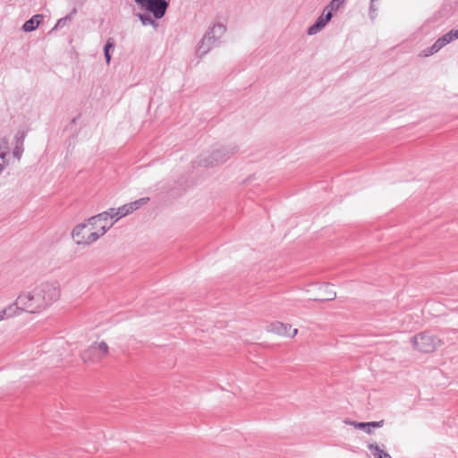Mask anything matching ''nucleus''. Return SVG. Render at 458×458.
I'll return each instance as SVG.
<instances>
[{"mask_svg":"<svg viewBox=\"0 0 458 458\" xmlns=\"http://www.w3.org/2000/svg\"><path fill=\"white\" fill-rule=\"evenodd\" d=\"M9 148L8 142L5 140H0V174L8 165Z\"/></svg>","mask_w":458,"mask_h":458,"instance_id":"obj_10","label":"nucleus"},{"mask_svg":"<svg viewBox=\"0 0 458 458\" xmlns=\"http://www.w3.org/2000/svg\"><path fill=\"white\" fill-rule=\"evenodd\" d=\"M445 46V42L443 41L442 38L440 37L433 45H432V50L433 51H439L442 47Z\"/></svg>","mask_w":458,"mask_h":458,"instance_id":"obj_23","label":"nucleus"},{"mask_svg":"<svg viewBox=\"0 0 458 458\" xmlns=\"http://www.w3.org/2000/svg\"><path fill=\"white\" fill-rule=\"evenodd\" d=\"M413 347L421 352H432L442 343L435 335L423 332L411 337Z\"/></svg>","mask_w":458,"mask_h":458,"instance_id":"obj_5","label":"nucleus"},{"mask_svg":"<svg viewBox=\"0 0 458 458\" xmlns=\"http://www.w3.org/2000/svg\"><path fill=\"white\" fill-rule=\"evenodd\" d=\"M113 225L114 223L109 225H101L99 232H91V229L86 232L87 227L89 225V223L79 224L73 228L72 236L78 245H90L98 240L100 236L104 235Z\"/></svg>","mask_w":458,"mask_h":458,"instance_id":"obj_2","label":"nucleus"},{"mask_svg":"<svg viewBox=\"0 0 458 458\" xmlns=\"http://www.w3.org/2000/svg\"><path fill=\"white\" fill-rule=\"evenodd\" d=\"M226 31V27L222 23H215L208 28L202 37V55L208 53L212 48L218 46L219 39Z\"/></svg>","mask_w":458,"mask_h":458,"instance_id":"obj_4","label":"nucleus"},{"mask_svg":"<svg viewBox=\"0 0 458 458\" xmlns=\"http://www.w3.org/2000/svg\"><path fill=\"white\" fill-rule=\"evenodd\" d=\"M26 132L24 131H18L14 136L15 146H23Z\"/></svg>","mask_w":458,"mask_h":458,"instance_id":"obj_20","label":"nucleus"},{"mask_svg":"<svg viewBox=\"0 0 458 458\" xmlns=\"http://www.w3.org/2000/svg\"><path fill=\"white\" fill-rule=\"evenodd\" d=\"M318 294L313 298L314 301H332L336 297V293L332 290L329 284H324L318 286Z\"/></svg>","mask_w":458,"mask_h":458,"instance_id":"obj_9","label":"nucleus"},{"mask_svg":"<svg viewBox=\"0 0 458 458\" xmlns=\"http://www.w3.org/2000/svg\"><path fill=\"white\" fill-rule=\"evenodd\" d=\"M23 153V146H15L13 151V155L17 159H20Z\"/></svg>","mask_w":458,"mask_h":458,"instance_id":"obj_25","label":"nucleus"},{"mask_svg":"<svg viewBox=\"0 0 458 458\" xmlns=\"http://www.w3.org/2000/svg\"><path fill=\"white\" fill-rule=\"evenodd\" d=\"M274 327L277 333L288 335L290 337L295 336L298 332V330L296 328H294L292 331V333H290L291 326L284 325L281 322H276Z\"/></svg>","mask_w":458,"mask_h":458,"instance_id":"obj_12","label":"nucleus"},{"mask_svg":"<svg viewBox=\"0 0 458 458\" xmlns=\"http://www.w3.org/2000/svg\"><path fill=\"white\" fill-rule=\"evenodd\" d=\"M148 200H149V198H148V197L140 198L135 201L128 203L127 206H131V208H130V210H131V212H133L134 210H137L138 208H140L142 205L148 203Z\"/></svg>","mask_w":458,"mask_h":458,"instance_id":"obj_16","label":"nucleus"},{"mask_svg":"<svg viewBox=\"0 0 458 458\" xmlns=\"http://www.w3.org/2000/svg\"><path fill=\"white\" fill-rule=\"evenodd\" d=\"M61 295L57 281L45 282L30 291L21 292L13 303L17 315L21 312L39 313L57 301Z\"/></svg>","mask_w":458,"mask_h":458,"instance_id":"obj_1","label":"nucleus"},{"mask_svg":"<svg viewBox=\"0 0 458 458\" xmlns=\"http://www.w3.org/2000/svg\"><path fill=\"white\" fill-rule=\"evenodd\" d=\"M331 10H329L327 13H325L324 12L323 14L318 18L317 21L308 29V34L314 35L318 33L327 25V23L331 20Z\"/></svg>","mask_w":458,"mask_h":458,"instance_id":"obj_8","label":"nucleus"},{"mask_svg":"<svg viewBox=\"0 0 458 458\" xmlns=\"http://www.w3.org/2000/svg\"><path fill=\"white\" fill-rule=\"evenodd\" d=\"M42 19L43 15L41 14L33 15L30 19L24 22V24L22 25V30L25 32H31L35 30L39 26Z\"/></svg>","mask_w":458,"mask_h":458,"instance_id":"obj_11","label":"nucleus"},{"mask_svg":"<svg viewBox=\"0 0 458 458\" xmlns=\"http://www.w3.org/2000/svg\"><path fill=\"white\" fill-rule=\"evenodd\" d=\"M135 3L142 10L151 13L157 20L165 16L169 6L166 0H135Z\"/></svg>","mask_w":458,"mask_h":458,"instance_id":"obj_7","label":"nucleus"},{"mask_svg":"<svg viewBox=\"0 0 458 458\" xmlns=\"http://www.w3.org/2000/svg\"><path fill=\"white\" fill-rule=\"evenodd\" d=\"M345 423L351 424L354 426L356 428L364 429L367 433L371 434V429H369V425L368 422H356V421H348L346 420Z\"/></svg>","mask_w":458,"mask_h":458,"instance_id":"obj_18","label":"nucleus"},{"mask_svg":"<svg viewBox=\"0 0 458 458\" xmlns=\"http://www.w3.org/2000/svg\"><path fill=\"white\" fill-rule=\"evenodd\" d=\"M368 448L375 458H392L390 454L381 449L377 444H369Z\"/></svg>","mask_w":458,"mask_h":458,"instance_id":"obj_13","label":"nucleus"},{"mask_svg":"<svg viewBox=\"0 0 458 458\" xmlns=\"http://www.w3.org/2000/svg\"><path fill=\"white\" fill-rule=\"evenodd\" d=\"M239 150L235 144L213 148L202 161V165L213 167L224 164Z\"/></svg>","mask_w":458,"mask_h":458,"instance_id":"obj_3","label":"nucleus"},{"mask_svg":"<svg viewBox=\"0 0 458 458\" xmlns=\"http://www.w3.org/2000/svg\"><path fill=\"white\" fill-rule=\"evenodd\" d=\"M368 424L369 425V428H381L384 426L385 420H381L379 421H371V422H368Z\"/></svg>","mask_w":458,"mask_h":458,"instance_id":"obj_28","label":"nucleus"},{"mask_svg":"<svg viewBox=\"0 0 458 458\" xmlns=\"http://www.w3.org/2000/svg\"><path fill=\"white\" fill-rule=\"evenodd\" d=\"M108 213L106 211L102 212L97 216H91L88 219L89 225L94 227L98 224V221H106L108 219Z\"/></svg>","mask_w":458,"mask_h":458,"instance_id":"obj_15","label":"nucleus"},{"mask_svg":"<svg viewBox=\"0 0 458 458\" xmlns=\"http://www.w3.org/2000/svg\"><path fill=\"white\" fill-rule=\"evenodd\" d=\"M109 352V347L104 341L94 343L81 354L82 360L86 363H98Z\"/></svg>","mask_w":458,"mask_h":458,"instance_id":"obj_6","label":"nucleus"},{"mask_svg":"<svg viewBox=\"0 0 458 458\" xmlns=\"http://www.w3.org/2000/svg\"><path fill=\"white\" fill-rule=\"evenodd\" d=\"M442 39L445 42V45L458 38V30H451L446 34L443 35Z\"/></svg>","mask_w":458,"mask_h":458,"instance_id":"obj_17","label":"nucleus"},{"mask_svg":"<svg viewBox=\"0 0 458 458\" xmlns=\"http://www.w3.org/2000/svg\"><path fill=\"white\" fill-rule=\"evenodd\" d=\"M137 16L143 25H156V21L148 14L138 13Z\"/></svg>","mask_w":458,"mask_h":458,"instance_id":"obj_19","label":"nucleus"},{"mask_svg":"<svg viewBox=\"0 0 458 458\" xmlns=\"http://www.w3.org/2000/svg\"><path fill=\"white\" fill-rule=\"evenodd\" d=\"M71 18V15H67L64 18L59 19L55 27H62L65 24L66 21Z\"/></svg>","mask_w":458,"mask_h":458,"instance_id":"obj_29","label":"nucleus"},{"mask_svg":"<svg viewBox=\"0 0 458 458\" xmlns=\"http://www.w3.org/2000/svg\"><path fill=\"white\" fill-rule=\"evenodd\" d=\"M437 51H433V50H432V46H431L429 48H428V49L424 50V55H425V56H428V55H433V54H435V53H437Z\"/></svg>","mask_w":458,"mask_h":458,"instance_id":"obj_30","label":"nucleus"},{"mask_svg":"<svg viewBox=\"0 0 458 458\" xmlns=\"http://www.w3.org/2000/svg\"><path fill=\"white\" fill-rule=\"evenodd\" d=\"M345 0H331L329 4L326 7L327 9H330L331 11H337L344 3Z\"/></svg>","mask_w":458,"mask_h":458,"instance_id":"obj_22","label":"nucleus"},{"mask_svg":"<svg viewBox=\"0 0 458 458\" xmlns=\"http://www.w3.org/2000/svg\"><path fill=\"white\" fill-rule=\"evenodd\" d=\"M104 55H105V58H106V64H109L110 63V60H111V55H110V52L106 51V50H104Z\"/></svg>","mask_w":458,"mask_h":458,"instance_id":"obj_31","label":"nucleus"},{"mask_svg":"<svg viewBox=\"0 0 458 458\" xmlns=\"http://www.w3.org/2000/svg\"><path fill=\"white\" fill-rule=\"evenodd\" d=\"M130 208H131V207L127 206V204H124L122 207L116 208L117 212H118V220L120 218L131 214V212Z\"/></svg>","mask_w":458,"mask_h":458,"instance_id":"obj_21","label":"nucleus"},{"mask_svg":"<svg viewBox=\"0 0 458 458\" xmlns=\"http://www.w3.org/2000/svg\"><path fill=\"white\" fill-rule=\"evenodd\" d=\"M445 46V42L443 41L442 38L440 37L433 45H432V50L433 51H439L442 47Z\"/></svg>","mask_w":458,"mask_h":458,"instance_id":"obj_24","label":"nucleus"},{"mask_svg":"<svg viewBox=\"0 0 458 458\" xmlns=\"http://www.w3.org/2000/svg\"><path fill=\"white\" fill-rule=\"evenodd\" d=\"M106 213H108L109 218H114V221L118 220V212L116 208H110L106 211Z\"/></svg>","mask_w":458,"mask_h":458,"instance_id":"obj_27","label":"nucleus"},{"mask_svg":"<svg viewBox=\"0 0 458 458\" xmlns=\"http://www.w3.org/2000/svg\"><path fill=\"white\" fill-rule=\"evenodd\" d=\"M114 47V41L112 38H110L107 39V41L104 47V50L110 52V50L113 49Z\"/></svg>","mask_w":458,"mask_h":458,"instance_id":"obj_26","label":"nucleus"},{"mask_svg":"<svg viewBox=\"0 0 458 458\" xmlns=\"http://www.w3.org/2000/svg\"><path fill=\"white\" fill-rule=\"evenodd\" d=\"M17 315V308L12 304L0 311V321L4 318H9Z\"/></svg>","mask_w":458,"mask_h":458,"instance_id":"obj_14","label":"nucleus"}]
</instances>
